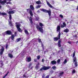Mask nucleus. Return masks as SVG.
<instances>
[{
	"instance_id": "4d7b16f0",
	"label": "nucleus",
	"mask_w": 78,
	"mask_h": 78,
	"mask_svg": "<svg viewBox=\"0 0 78 78\" xmlns=\"http://www.w3.org/2000/svg\"><path fill=\"white\" fill-rule=\"evenodd\" d=\"M74 37H77V35H75L74 36Z\"/></svg>"
},
{
	"instance_id": "412c9836",
	"label": "nucleus",
	"mask_w": 78,
	"mask_h": 78,
	"mask_svg": "<svg viewBox=\"0 0 78 78\" xmlns=\"http://www.w3.org/2000/svg\"><path fill=\"white\" fill-rule=\"evenodd\" d=\"M47 5L50 7V8H53V6H52V5H51V4H50L48 2H47Z\"/></svg>"
},
{
	"instance_id": "a19ab883",
	"label": "nucleus",
	"mask_w": 78,
	"mask_h": 78,
	"mask_svg": "<svg viewBox=\"0 0 78 78\" xmlns=\"http://www.w3.org/2000/svg\"><path fill=\"white\" fill-rule=\"evenodd\" d=\"M41 62H44V58H43L42 59Z\"/></svg>"
},
{
	"instance_id": "6e6d98bb",
	"label": "nucleus",
	"mask_w": 78,
	"mask_h": 78,
	"mask_svg": "<svg viewBox=\"0 0 78 78\" xmlns=\"http://www.w3.org/2000/svg\"><path fill=\"white\" fill-rule=\"evenodd\" d=\"M37 64V66H39V63L38 62Z\"/></svg>"
},
{
	"instance_id": "3c124183",
	"label": "nucleus",
	"mask_w": 78,
	"mask_h": 78,
	"mask_svg": "<svg viewBox=\"0 0 78 78\" xmlns=\"http://www.w3.org/2000/svg\"><path fill=\"white\" fill-rule=\"evenodd\" d=\"M60 52H61V51H58V53H60Z\"/></svg>"
},
{
	"instance_id": "a878e982",
	"label": "nucleus",
	"mask_w": 78,
	"mask_h": 78,
	"mask_svg": "<svg viewBox=\"0 0 78 78\" xmlns=\"http://www.w3.org/2000/svg\"><path fill=\"white\" fill-rule=\"evenodd\" d=\"M64 31L65 33H68V32L69 31V30L68 29H66L64 30Z\"/></svg>"
},
{
	"instance_id": "cd10ccee",
	"label": "nucleus",
	"mask_w": 78,
	"mask_h": 78,
	"mask_svg": "<svg viewBox=\"0 0 78 78\" xmlns=\"http://www.w3.org/2000/svg\"><path fill=\"white\" fill-rule=\"evenodd\" d=\"M30 18L29 19V20L30 22V23H31V24H32L33 23V21H32V19H31V17H30Z\"/></svg>"
},
{
	"instance_id": "b1692460",
	"label": "nucleus",
	"mask_w": 78,
	"mask_h": 78,
	"mask_svg": "<svg viewBox=\"0 0 78 78\" xmlns=\"http://www.w3.org/2000/svg\"><path fill=\"white\" fill-rule=\"evenodd\" d=\"M9 57V58H13V56L10 53H9L8 54Z\"/></svg>"
},
{
	"instance_id": "2f4dec72",
	"label": "nucleus",
	"mask_w": 78,
	"mask_h": 78,
	"mask_svg": "<svg viewBox=\"0 0 78 78\" xmlns=\"http://www.w3.org/2000/svg\"><path fill=\"white\" fill-rule=\"evenodd\" d=\"M75 51H74L73 54V58H75Z\"/></svg>"
},
{
	"instance_id": "de8ad7c7",
	"label": "nucleus",
	"mask_w": 78,
	"mask_h": 78,
	"mask_svg": "<svg viewBox=\"0 0 78 78\" xmlns=\"http://www.w3.org/2000/svg\"><path fill=\"white\" fill-rule=\"evenodd\" d=\"M42 49L43 50V51L44 50V47H42Z\"/></svg>"
},
{
	"instance_id": "6ab92c4d",
	"label": "nucleus",
	"mask_w": 78,
	"mask_h": 78,
	"mask_svg": "<svg viewBox=\"0 0 78 78\" xmlns=\"http://www.w3.org/2000/svg\"><path fill=\"white\" fill-rule=\"evenodd\" d=\"M30 8L31 10H34V7L31 5H30Z\"/></svg>"
},
{
	"instance_id": "c03bdc74",
	"label": "nucleus",
	"mask_w": 78,
	"mask_h": 78,
	"mask_svg": "<svg viewBox=\"0 0 78 78\" xmlns=\"http://www.w3.org/2000/svg\"><path fill=\"white\" fill-rule=\"evenodd\" d=\"M26 76L24 74L23 75V78L25 77L26 78Z\"/></svg>"
},
{
	"instance_id": "13d9d810",
	"label": "nucleus",
	"mask_w": 78,
	"mask_h": 78,
	"mask_svg": "<svg viewBox=\"0 0 78 78\" xmlns=\"http://www.w3.org/2000/svg\"><path fill=\"white\" fill-rule=\"evenodd\" d=\"M6 0H6H7V1H11L12 0Z\"/></svg>"
},
{
	"instance_id": "58836bf2",
	"label": "nucleus",
	"mask_w": 78,
	"mask_h": 78,
	"mask_svg": "<svg viewBox=\"0 0 78 78\" xmlns=\"http://www.w3.org/2000/svg\"><path fill=\"white\" fill-rule=\"evenodd\" d=\"M67 59H65L64 61V63H67Z\"/></svg>"
},
{
	"instance_id": "6e6552de",
	"label": "nucleus",
	"mask_w": 78,
	"mask_h": 78,
	"mask_svg": "<svg viewBox=\"0 0 78 78\" xmlns=\"http://www.w3.org/2000/svg\"><path fill=\"white\" fill-rule=\"evenodd\" d=\"M41 11H42L44 12H47L48 13L49 16H51V11L50 10H41Z\"/></svg>"
},
{
	"instance_id": "7c9ffc66",
	"label": "nucleus",
	"mask_w": 78,
	"mask_h": 78,
	"mask_svg": "<svg viewBox=\"0 0 78 78\" xmlns=\"http://www.w3.org/2000/svg\"><path fill=\"white\" fill-rule=\"evenodd\" d=\"M40 7H41V5H38L37 6L36 8L37 9H39Z\"/></svg>"
},
{
	"instance_id": "4be33fe9",
	"label": "nucleus",
	"mask_w": 78,
	"mask_h": 78,
	"mask_svg": "<svg viewBox=\"0 0 78 78\" xmlns=\"http://www.w3.org/2000/svg\"><path fill=\"white\" fill-rule=\"evenodd\" d=\"M1 15L3 16H7V13L5 12H2Z\"/></svg>"
},
{
	"instance_id": "a211bd4d",
	"label": "nucleus",
	"mask_w": 78,
	"mask_h": 78,
	"mask_svg": "<svg viewBox=\"0 0 78 78\" xmlns=\"http://www.w3.org/2000/svg\"><path fill=\"white\" fill-rule=\"evenodd\" d=\"M58 46L59 47H61V41L59 40L58 42Z\"/></svg>"
},
{
	"instance_id": "f3484780",
	"label": "nucleus",
	"mask_w": 78,
	"mask_h": 78,
	"mask_svg": "<svg viewBox=\"0 0 78 78\" xmlns=\"http://www.w3.org/2000/svg\"><path fill=\"white\" fill-rule=\"evenodd\" d=\"M60 30H61V27L58 26L57 28V31L58 32H59L60 31Z\"/></svg>"
},
{
	"instance_id": "bf43d9fd",
	"label": "nucleus",
	"mask_w": 78,
	"mask_h": 78,
	"mask_svg": "<svg viewBox=\"0 0 78 78\" xmlns=\"http://www.w3.org/2000/svg\"><path fill=\"white\" fill-rule=\"evenodd\" d=\"M9 4H11V2H9Z\"/></svg>"
},
{
	"instance_id": "39448f33",
	"label": "nucleus",
	"mask_w": 78,
	"mask_h": 78,
	"mask_svg": "<svg viewBox=\"0 0 78 78\" xmlns=\"http://www.w3.org/2000/svg\"><path fill=\"white\" fill-rule=\"evenodd\" d=\"M11 31L10 30H8L7 31H6L5 32H4V33L2 34V35L4 36H5V35H6V34H7L8 35H10L11 34Z\"/></svg>"
},
{
	"instance_id": "423d86ee",
	"label": "nucleus",
	"mask_w": 78,
	"mask_h": 78,
	"mask_svg": "<svg viewBox=\"0 0 78 78\" xmlns=\"http://www.w3.org/2000/svg\"><path fill=\"white\" fill-rule=\"evenodd\" d=\"M60 37H61V32H59L58 33V37L54 38V41H58V39H60Z\"/></svg>"
},
{
	"instance_id": "864d4df0",
	"label": "nucleus",
	"mask_w": 78,
	"mask_h": 78,
	"mask_svg": "<svg viewBox=\"0 0 78 78\" xmlns=\"http://www.w3.org/2000/svg\"><path fill=\"white\" fill-rule=\"evenodd\" d=\"M40 10H46V9H40Z\"/></svg>"
},
{
	"instance_id": "0e129e2a",
	"label": "nucleus",
	"mask_w": 78,
	"mask_h": 78,
	"mask_svg": "<svg viewBox=\"0 0 78 78\" xmlns=\"http://www.w3.org/2000/svg\"><path fill=\"white\" fill-rule=\"evenodd\" d=\"M2 8V6H1L0 5V8Z\"/></svg>"
},
{
	"instance_id": "2eb2a0df",
	"label": "nucleus",
	"mask_w": 78,
	"mask_h": 78,
	"mask_svg": "<svg viewBox=\"0 0 78 78\" xmlns=\"http://www.w3.org/2000/svg\"><path fill=\"white\" fill-rule=\"evenodd\" d=\"M29 13L30 14L31 17H33V12H32L31 10H29Z\"/></svg>"
},
{
	"instance_id": "20e7f679",
	"label": "nucleus",
	"mask_w": 78,
	"mask_h": 78,
	"mask_svg": "<svg viewBox=\"0 0 78 78\" xmlns=\"http://www.w3.org/2000/svg\"><path fill=\"white\" fill-rule=\"evenodd\" d=\"M0 46L1 48V49H0V50H1L0 52V54L1 56H2V55H3V52L5 50V49L4 48L3 46H2L1 45H0Z\"/></svg>"
},
{
	"instance_id": "f8f14e48",
	"label": "nucleus",
	"mask_w": 78,
	"mask_h": 78,
	"mask_svg": "<svg viewBox=\"0 0 78 78\" xmlns=\"http://www.w3.org/2000/svg\"><path fill=\"white\" fill-rule=\"evenodd\" d=\"M26 61L27 62H30V61H31V58L30 57H28V56H27L26 58Z\"/></svg>"
},
{
	"instance_id": "338daca9",
	"label": "nucleus",
	"mask_w": 78,
	"mask_h": 78,
	"mask_svg": "<svg viewBox=\"0 0 78 78\" xmlns=\"http://www.w3.org/2000/svg\"><path fill=\"white\" fill-rule=\"evenodd\" d=\"M52 3H54V1H52Z\"/></svg>"
},
{
	"instance_id": "c9c22d12",
	"label": "nucleus",
	"mask_w": 78,
	"mask_h": 78,
	"mask_svg": "<svg viewBox=\"0 0 78 78\" xmlns=\"http://www.w3.org/2000/svg\"><path fill=\"white\" fill-rule=\"evenodd\" d=\"M38 41L39 42V43L41 42V43L42 42L41 41V39H38Z\"/></svg>"
},
{
	"instance_id": "393cba45",
	"label": "nucleus",
	"mask_w": 78,
	"mask_h": 78,
	"mask_svg": "<svg viewBox=\"0 0 78 78\" xmlns=\"http://www.w3.org/2000/svg\"><path fill=\"white\" fill-rule=\"evenodd\" d=\"M24 32L26 34H27L28 35L29 34V33H28V32L27 30L26 29L24 30Z\"/></svg>"
},
{
	"instance_id": "a18cd8bd",
	"label": "nucleus",
	"mask_w": 78,
	"mask_h": 78,
	"mask_svg": "<svg viewBox=\"0 0 78 78\" xmlns=\"http://www.w3.org/2000/svg\"><path fill=\"white\" fill-rule=\"evenodd\" d=\"M31 64H30L29 66L28 67H29V68H30V67H31Z\"/></svg>"
},
{
	"instance_id": "8fccbe9b",
	"label": "nucleus",
	"mask_w": 78,
	"mask_h": 78,
	"mask_svg": "<svg viewBox=\"0 0 78 78\" xmlns=\"http://www.w3.org/2000/svg\"><path fill=\"white\" fill-rule=\"evenodd\" d=\"M45 77V75H44L43 76H42V78H44Z\"/></svg>"
},
{
	"instance_id": "603ef678",
	"label": "nucleus",
	"mask_w": 78,
	"mask_h": 78,
	"mask_svg": "<svg viewBox=\"0 0 78 78\" xmlns=\"http://www.w3.org/2000/svg\"><path fill=\"white\" fill-rule=\"evenodd\" d=\"M37 12H38V13H40V12H41L40 11L38 10L37 11Z\"/></svg>"
},
{
	"instance_id": "69168bd1",
	"label": "nucleus",
	"mask_w": 78,
	"mask_h": 78,
	"mask_svg": "<svg viewBox=\"0 0 78 78\" xmlns=\"http://www.w3.org/2000/svg\"><path fill=\"white\" fill-rule=\"evenodd\" d=\"M1 14H2V13L0 11V15H1Z\"/></svg>"
},
{
	"instance_id": "37998d69",
	"label": "nucleus",
	"mask_w": 78,
	"mask_h": 78,
	"mask_svg": "<svg viewBox=\"0 0 78 78\" xmlns=\"http://www.w3.org/2000/svg\"><path fill=\"white\" fill-rule=\"evenodd\" d=\"M38 68H39V66H38V65H36V68L38 69Z\"/></svg>"
},
{
	"instance_id": "f03ea898",
	"label": "nucleus",
	"mask_w": 78,
	"mask_h": 78,
	"mask_svg": "<svg viewBox=\"0 0 78 78\" xmlns=\"http://www.w3.org/2000/svg\"><path fill=\"white\" fill-rule=\"evenodd\" d=\"M16 23L18 31H19V32H22V29L20 28V25H21L20 24L18 23Z\"/></svg>"
},
{
	"instance_id": "49530a36",
	"label": "nucleus",
	"mask_w": 78,
	"mask_h": 78,
	"mask_svg": "<svg viewBox=\"0 0 78 78\" xmlns=\"http://www.w3.org/2000/svg\"><path fill=\"white\" fill-rule=\"evenodd\" d=\"M46 78H49V75H48L46 77Z\"/></svg>"
},
{
	"instance_id": "bb28decb",
	"label": "nucleus",
	"mask_w": 78,
	"mask_h": 78,
	"mask_svg": "<svg viewBox=\"0 0 78 78\" xmlns=\"http://www.w3.org/2000/svg\"><path fill=\"white\" fill-rule=\"evenodd\" d=\"M64 74V72H61L59 73V76H62V75Z\"/></svg>"
},
{
	"instance_id": "5701e85b",
	"label": "nucleus",
	"mask_w": 78,
	"mask_h": 78,
	"mask_svg": "<svg viewBox=\"0 0 78 78\" xmlns=\"http://www.w3.org/2000/svg\"><path fill=\"white\" fill-rule=\"evenodd\" d=\"M36 4H37V5H41V1H37L36 2Z\"/></svg>"
},
{
	"instance_id": "0eeeda50",
	"label": "nucleus",
	"mask_w": 78,
	"mask_h": 78,
	"mask_svg": "<svg viewBox=\"0 0 78 78\" xmlns=\"http://www.w3.org/2000/svg\"><path fill=\"white\" fill-rule=\"evenodd\" d=\"M11 20H12V16H11V15H10L8 21L10 26H12V24L11 23H12V22H11Z\"/></svg>"
},
{
	"instance_id": "dca6fc26",
	"label": "nucleus",
	"mask_w": 78,
	"mask_h": 78,
	"mask_svg": "<svg viewBox=\"0 0 78 78\" xmlns=\"http://www.w3.org/2000/svg\"><path fill=\"white\" fill-rule=\"evenodd\" d=\"M51 63L52 65H55L56 64V62L55 60L52 61H51Z\"/></svg>"
},
{
	"instance_id": "72a5a7b5",
	"label": "nucleus",
	"mask_w": 78,
	"mask_h": 78,
	"mask_svg": "<svg viewBox=\"0 0 78 78\" xmlns=\"http://www.w3.org/2000/svg\"><path fill=\"white\" fill-rule=\"evenodd\" d=\"M14 35L12 36L11 39L13 40H14Z\"/></svg>"
},
{
	"instance_id": "052dcab7",
	"label": "nucleus",
	"mask_w": 78,
	"mask_h": 78,
	"mask_svg": "<svg viewBox=\"0 0 78 78\" xmlns=\"http://www.w3.org/2000/svg\"><path fill=\"white\" fill-rule=\"evenodd\" d=\"M38 52H40V50H38Z\"/></svg>"
},
{
	"instance_id": "9d476101",
	"label": "nucleus",
	"mask_w": 78,
	"mask_h": 78,
	"mask_svg": "<svg viewBox=\"0 0 78 78\" xmlns=\"http://www.w3.org/2000/svg\"><path fill=\"white\" fill-rule=\"evenodd\" d=\"M15 12H16V10H11V11H9L8 12V13L9 14V16H10V15H11V17H12L11 14H12L15 13Z\"/></svg>"
},
{
	"instance_id": "4468645a",
	"label": "nucleus",
	"mask_w": 78,
	"mask_h": 78,
	"mask_svg": "<svg viewBox=\"0 0 78 78\" xmlns=\"http://www.w3.org/2000/svg\"><path fill=\"white\" fill-rule=\"evenodd\" d=\"M66 27V23L64 22L63 23L62 25H61V28H64V27Z\"/></svg>"
},
{
	"instance_id": "680f3d73",
	"label": "nucleus",
	"mask_w": 78,
	"mask_h": 78,
	"mask_svg": "<svg viewBox=\"0 0 78 78\" xmlns=\"http://www.w3.org/2000/svg\"><path fill=\"white\" fill-rule=\"evenodd\" d=\"M16 50H18V48H16Z\"/></svg>"
},
{
	"instance_id": "4c0bfd02",
	"label": "nucleus",
	"mask_w": 78,
	"mask_h": 78,
	"mask_svg": "<svg viewBox=\"0 0 78 78\" xmlns=\"http://www.w3.org/2000/svg\"><path fill=\"white\" fill-rule=\"evenodd\" d=\"M37 59L36 58H35L34 59V62H37Z\"/></svg>"
},
{
	"instance_id": "e433bc0d",
	"label": "nucleus",
	"mask_w": 78,
	"mask_h": 78,
	"mask_svg": "<svg viewBox=\"0 0 78 78\" xmlns=\"http://www.w3.org/2000/svg\"><path fill=\"white\" fill-rule=\"evenodd\" d=\"M75 70L74 69L73 70V72H72V73H75Z\"/></svg>"
},
{
	"instance_id": "1a4fd4ad",
	"label": "nucleus",
	"mask_w": 78,
	"mask_h": 78,
	"mask_svg": "<svg viewBox=\"0 0 78 78\" xmlns=\"http://www.w3.org/2000/svg\"><path fill=\"white\" fill-rule=\"evenodd\" d=\"M34 14H35V15H37V16H35V18H34V20L35 21H39V16H38V15H36V13L34 12Z\"/></svg>"
},
{
	"instance_id": "f257e3e1",
	"label": "nucleus",
	"mask_w": 78,
	"mask_h": 78,
	"mask_svg": "<svg viewBox=\"0 0 78 78\" xmlns=\"http://www.w3.org/2000/svg\"><path fill=\"white\" fill-rule=\"evenodd\" d=\"M39 25H40V26L38 25H36V28L38 30H39L40 32H41L42 33H43V27H44V25L41 23H39ZM40 26L41 27H40Z\"/></svg>"
},
{
	"instance_id": "09e8293b",
	"label": "nucleus",
	"mask_w": 78,
	"mask_h": 78,
	"mask_svg": "<svg viewBox=\"0 0 78 78\" xmlns=\"http://www.w3.org/2000/svg\"><path fill=\"white\" fill-rule=\"evenodd\" d=\"M68 43H69V44H72V42L69 41L68 42Z\"/></svg>"
},
{
	"instance_id": "774afa93",
	"label": "nucleus",
	"mask_w": 78,
	"mask_h": 78,
	"mask_svg": "<svg viewBox=\"0 0 78 78\" xmlns=\"http://www.w3.org/2000/svg\"><path fill=\"white\" fill-rule=\"evenodd\" d=\"M77 10H78V6H77Z\"/></svg>"
},
{
	"instance_id": "e2e57ef3",
	"label": "nucleus",
	"mask_w": 78,
	"mask_h": 78,
	"mask_svg": "<svg viewBox=\"0 0 78 78\" xmlns=\"http://www.w3.org/2000/svg\"><path fill=\"white\" fill-rule=\"evenodd\" d=\"M6 77L5 76L3 77V78H5Z\"/></svg>"
},
{
	"instance_id": "79ce46f5",
	"label": "nucleus",
	"mask_w": 78,
	"mask_h": 78,
	"mask_svg": "<svg viewBox=\"0 0 78 78\" xmlns=\"http://www.w3.org/2000/svg\"><path fill=\"white\" fill-rule=\"evenodd\" d=\"M8 45L7 44H6L5 48H6V49H7V48H8Z\"/></svg>"
},
{
	"instance_id": "c85d7f7f",
	"label": "nucleus",
	"mask_w": 78,
	"mask_h": 78,
	"mask_svg": "<svg viewBox=\"0 0 78 78\" xmlns=\"http://www.w3.org/2000/svg\"><path fill=\"white\" fill-rule=\"evenodd\" d=\"M52 68L53 70H56V67L55 66H53L52 67Z\"/></svg>"
},
{
	"instance_id": "aec40b11",
	"label": "nucleus",
	"mask_w": 78,
	"mask_h": 78,
	"mask_svg": "<svg viewBox=\"0 0 78 78\" xmlns=\"http://www.w3.org/2000/svg\"><path fill=\"white\" fill-rule=\"evenodd\" d=\"M21 40V38H17L16 39V40L15 41V42H19Z\"/></svg>"
},
{
	"instance_id": "5fc2aeb1",
	"label": "nucleus",
	"mask_w": 78,
	"mask_h": 78,
	"mask_svg": "<svg viewBox=\"0 0 78 78\" xmlns=\"http://www.w3.org/2000/svg\"><path fill=\"white\" fill-rule=\"evenodd\" d=\"M8 73H7L6 74H5L4 76H5V77L6 76H7V75H8Z\"/></svg>"
},
{
	"instance_id": "473e14b6",
	"label": "nucleus",
	"mask_w": 78,
	"mask_h": 78,
	"mask_svg": "<svg viewBox=\"0 0 78 78\" xmlns=\"http://www.w3.org/2000/svg\"><path fill=\"white\" fill-rule=\"evenodd\" d=\"M57 62L58 64H59V63L61 62V59H58L57 61Z\"/></svg>"
},
{
	"instance_id": "ddd939ff",
	"label": "nucleus",
	"mask_w": 78,
	"mask_h": 78,
	"mask_svg": "<svg viewBox=\"0 0 78 78\" xmlns=\"http://www.w3.org/2000/svg\"><path fill=\"white\" fill-rule=\"evenodd\" d=\"M5 3H6V1L4 0V1L2 0H0V3L2 4V5H5Z\"/></svg>"
},
{
	"instance_id": "9b49d317",
	"label": "nucleus",
	"mask_w": 78,
	"mask_h": 78,
	"mask_svg": "<svg viewBox=\"0 0 78 78\" xmlns=\"http://www.w3.org/2000/svg\"><path fill=\"white\" fill-rule=\"evenodd\" d=\"M73 62H75L74 63L75 66H76V67H77L78 64H77V62H76V57H74L73 59Z\"/></svg>"
},
{
	"instance_id": "f704fd0d",
	"label": "nucleus",
	"mask_w": 78,
	"mask_h": 78,
	"mask_svg": "<svg viewBox=\"0 0 78 78\" xmlns=\"http://www.w3.org/2000/svg\"><path fill=\"white\" fill-rule=\"evenodd\" d=\"M41 45L42 47H44V44H43V43H42V42L41 43Z\"/></svg>"
},
{
	"instance_id": "c756f323",
	"label": "nucleus",
	"mask_w": 78,
	"mask_h": 78,
	"mask_svg": "<svg viewBox=\"0 0 78 78\" xmlns=\"http://www.w3.org/2000/svg\"><path fill=\"white\" fill-rule=\"evenodd\" d=\"M40 58H41V56L40 55H38L37 56V59L38 60H39V59H40Z\"/></svg>"
},
{
	"instance_id": "ea45409f",
	"label": "nucleus",
	"mask_w": 78,
	"mask_h": 78,
	"mask_svg": "<svg viewBox=\"0 0 78 78\" xmlns=\"http://www.w3.org/2000/svg\"><path fill=\"white\" fill-rule=\"evenodd\" d=\"M59 16H60L61 18H63V16L62 15H60Z\"/></svg>"
},
{
	"instance_id": "7ed1b4c3",
	"label": "nucleus",
	"mask_w": 78,
	"mask_h": 78,
	"mask_svg": "<svg viewBox=\"0 0 78 78\" xmlns=\"http://www.w3.org/2000/svg\"><path fill=\"white\" fill-rule=\"evenodd\" d=\"M50 69V66H44L41 68L40 70L41 71V70H48V69Z\"/></svg>"
}]
</instances>
